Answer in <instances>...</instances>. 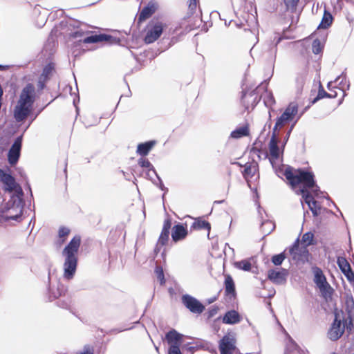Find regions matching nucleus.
<instances>
[{"instance_id":"30","label":"nucleus","mask_w":354,"mask_h":354,"mask_svg":"<svg viewBox=\"0 0 354 354\" xmlns=\"http://www.w3.org/2000/svg\"><path fill=\"white\" fill-rule=\"evenodd\" d=\"M337 263L342 272H348L351 269L350 263L345 257H337Z\"/></svg>"},{"instance_id":"23","label":"nucleus","mask_w":354,"mask_h":354,"mask_svg":"<svg viewBox=\"0 0 354 354\" xmlns=\"http://www.w3.org/2000/svg\"><path fill=\"white\" fill-rule=\"evenodd\" d=\"M155 144L156 142L153 140L140 143L138 145L137 153L142 156H147Z\"/></svg>"},{"instance_id":"4","label":"nucleus","mask_w":354,"mask_h":354,"mask_svg":"<svg viewBox=\"0 0 354 354\" xmlns=\"http://www.w3.org/2000/svg\"><path fill=\"white\" fill-rule=\"evenodd\" d=\"M35 99V88L32 84H28L22 89L14 109V118L16 121L22 122L30 115L32 111Z\"/></svg>"},{"instance_id":"51","label":"nucleus","mask_w":354,"mask_h":354,"mask_svg":"<svg viewBox=\"0 0 354 354\" xmlns=\"http://www.w3.org/2000/svg\"><path fill=\"white\" fill-rule=\"evenodd\" d=\"M46 80H44V79H41V77H39V86L41 89H42L44 86V82H45Z\"/></svg>"},{"instance_id":"28","label":"nucleus","mask_w":354,"mask_h":354,"mask_svg":"<svg viewBox=\"0 0 354 354\" xmlns=\"http://www.w3.org/2000/svg\"><path fill=\"white\" fill-rule=\"evenodd\" d=\"M248 135V129L246 127H241L236 129L231 133V137L233 138H240L243 136H246Z\"/></svg>"},{"instance_id":"7","label":"nucleus","mask_w":354,"mask_h":354,"mask_svg":"<svg viewBox=\"0 0 354 354\" xmlns=\"http://www.w3.org/2000/svg\"><path fill=\"white\" fill-rule=\"evenodd\" d=\"M298 106L295 103H290L285 109L281 116L277 118L272 133H277V130L283 127L288 122L292 120L297 114Z\"/></svg>"},{"instance_id":"45","label":"nucleus","mask_w":354,"mask_h":354,"mask_svg":"<svg viewBox=\"0 0 354 354\" xmlns=\"http://www.w3.org/2000/svg\"><path fill=\"white\" fill-rule=\"evenodd\" d=\"M348 281H351L354 279V273L351 269L348 270V272H343Z\"/></svg>"},{"instance_id":"9","label":"nucleus","mask_w":354,"mask_h":354,"mask_svg":"<svg viewBox=\"0 0 354 354\" xmlns=\"http://www.w3.org/2000/svg\"><path fill=\"white\" fill-rule=\"evenodd\" d=\"M313 238L314 234L312 232H306L303 235L301 241L306 245L304 248H299L298 239L294 243L289 249V252L294 259H299L301 252L308 253L306 247L313 244Z\"/></svg>"},{"instance_id":"32","label":"nucleus","mask_w":354,"mask_h":354,"mask_svg":"<svg viewBox=\"0 0 354 354\" xmlns=\"http://www.w3.org/2000/svg\"><path fill=\"white\" fill-rule=\"evenodd\" d=\"M333 20V17L330 12H328L325 10L322 20L319 27L322 28H327L330 26Z\"/></svg>"},{"instance_id":"56","label":"nucleus","mask_w":354,"mask_h":354,"mask_svg":"<svg viewBox=\"0 0 354 354\" xmlns=\"http://www.w3.org/2000/svg\"><path fill=\"white\" fill-rule=\"evenodd\" d=\"M330 354H337V353H335V352H333V353H330Z\"/></svg>"},{"instance_id":"13","label":"nucleus","mask_w":354,"mask_h":354,"mask_svg":"<svg viewBox=\"0 0 354 354\" xmlns=\"http://www.w3.org/2000/svg\"><path fill=\"white\" fill-rule=\"evenodd\" d=\"M182 303L193 313L201 314L205 310V306L195 297L189 295L182 296Z\"/></svg>"},{"instance_id":"41","label":"nucleus","mask_w":354,"mask_h":354,"mask_svg":"<svg viewBox=\"0 0 354 354\" xmlns=\"http://www.w3.org/2000/svg\"><path fill=\"white\" fill-rule=\"evenodd\" d=\"M299 0H284V3L288 9H295Z\"/></svg>"},{"instance_id":"21","label":"nucleus","mask_w":354,"mask_h":354,"mask_svg":"<svg viewBox=\"0 0 354 354\" xmlns=\"http://www.w3.org/2000/svg\"><path fill=\"white\" fill-rule=\"evenodd\" d=\"M286 270L283 269L281 271L270 270L268 271V279L275 283H281L286 280Z\"/></svg>"},{"instance_id":"46","label":"nucleus","mask_w":354,"mask_h":354,"mask_svg":"<svg viewBox=\"0 0 354 354\" xmlns=\"http://www.w3.org/2000/svg\"><path fill=\"white\" fill-rule=\"evenodd\" d=\"M292 129H293V125H292V126L289 129V130L287 131L286 135V136H285V138H284V140H283V144H282V145H281V147H282L283 148H284V147H285V145H286V144L287 141L288 140L289 137H290V133H291V132H292Z\"/></svg>"},{"instance_id":"5","label":"nucleus","mask_w":354,"mask_h":354,"mask_svg":"<svg viewBox=\"0 0 354 354\" xmlns=\"http://www.w3.org/2000/svg\"><path fill=\"white\" fill-rule=\"evenodd\" d=\"M82 24L78 21L71 20L68 22V26L73 28V31L69 33L71 37L79 39V41H83L85 44H94L101 41H108L111 37L105 34L95 35L86 37L82 39L84 35V31L81 28Z\"/></svg>"},{"instance_id":"50","label":"nucleus","mask_w":354,"mask_h":354,"mask_svg":"<svg viewBox=\"0 0 354 354\" xmlns=\"http://www.w3.org/2000/svg\"><path fill=\"white\" fill-rule=\"evenodd\" d=\"M227 250H230L232 251V252H234V250L233 248H232L229 244L226 243L225 244V248H224V252L226 253L227 252Z\"/></svg>"},{"instance_id":"16","label":"nucleus","mask_w":354,"mask_h":354,"mask_svg":"<svg viewBox=\"0 0 354 354\" xmlns=\"http://www.w3.org/2000/svg\"><path fill=\"white\" fill-rule=\"evenodd\" d=\"M236 349L235 340L233 337L225 335L219 342L221 354H232Z\"/></svg>"},{"instance_id":"3","label":"nucleus","mask_w":354,"mask_h":354,"mask_svg":"<svg viewBox=\"0 0 354 354\" xmlns=\"http://www.w3.org/2000/svg\"><path fill=\"white\" fill-rule=\"evenodd\" d=\"M80 243V236H75L62 251L64 257L63 277L66 280L72 279L76 272Z\"/></svg>"},{"instance_id":"18","label":"nucleus","mask_w":354,"mask_h":354,"mask_svg":"<svg viewBox=\"0 0 354 354\" xmlns=\"http://www.w3.org/2000/svg\"><path fill=\"white\" fill-rule=\"evenodd\" d=\"M243 102L245 106V109L249 110L250 108L252 109L257 105L259 101L257 95L252 91L249 94L244 93L242 96Z\"/></svg>"},{"instance_id":"24","label":"nucleus","mask_w":354,"mask_h":354,"mask_svg":"<svg viewBox=\"0 0 354 354\" xmlns=\"http://www.w3.org/2000/svg\"><path fill=\"white\" fill-rule=\"evenodd\" d=\"M225 294L229 296L234 297L236 294L234 282L230 275L225 276Z\"/></svg>"},{"instance_id":"34","label":"nucleus","mask_w":354,"mask_h":354,"mask_svg":"<svg viewBox=\"0 0 354 354\" xmlns=\"http://www.w3.org/2000/svg\"><path fill=\"white\" fill-rule=\"evenodd\" d=\"M192 227L194 229H198V230L205 229V230H207L208 232H209L210 228H211L210 224L208 222H207L205 221H200V220H198V221H196L195 222H194Z\"/></svg>"},{"instance_id":"55","label":"nucleus","mask_w":354,"mask_h":354,"mask_svg":"<svg viewBox=\"0 0 354 354\" xmlns=\"http://www.w3.org/2000/svg\"><path fill=\"white\" fill-rule=\"evenodd\" d=\"M156 350L157 351H158V347H156Z\"/></svg>"},{"instance_id":"10","label":"nucleus","mask_w":354,"mask_h":354,"mask_svg":"<svg viewBox=\"0 0 354 354\" xmlns=\"http://www.w3.org/2000/svg\"><path fill=\"white\" fill-rule=\"evenodd\" d=\"M338 316L335 314V319L327 332L328 338L333 342L338 340L346 330V325L342 323Z\"/></svg>"},{"instance_id":"42","label":"nucleus","mask_w":354,"mask_h":354,"mask_svg":"<svg viewBox=\"0 0 354 354\" xmlns=\"http://www.w3.org/2000/svg\"><path fill=\"white\" fill-rule=\"evenodd\" d=\"M281 37H279L278 35H275L273 40V44L272 46V52L276 54L277 53V44L281 41Z\"/></svg>"},{"instance_id":"47","label":"nucleus","mask_w":354,"mask_h":354,"mask_svg":"<svg viewBox=\"0 0 354 354\" xmlns=\"http://www.w3.org/2000/svg\"><path fill=\"white\" fill-rule=\"evenodd\" d=\"M341 78H342V80L338 84H339V85L342 86V88H343L344 85L346 84V83L344 84H343V83H342L343 80H344L346 81V76L344 75V73H342V74L341 75L338 76L335 79V82L337 83Z\"/></svg>"},{"instance_id":"17","label":"nucleus","mask_w":354,"mask_h":354,"mask_svg":"<svg viewBox=\"0 0 354 354\" xmlns=\"http://www.w3.org/2000/svg\"><path fill=\"white\" fill-rule=\"evenodd\" d=\"M158 8V4L156 1L153 0L150 1L141 10L139 19L141 21L149 18L156 11Z\"/></svg>"},{"instance_id":"6","label":"nucleus","mask_w":354,"mask_h":354,"mask_svg":"<svg viewBox=\"0 0 354 354\" xmlns=\"http://www.w3.org/2000/svg\"><path fill=\"white\" fill-rule=\"evenodd\" d=\"M165 26V24L158 19L151 20L146 28L145 42L149 44L156 41L160 37Z\"/></svg>"},{"instance_id":"35","label":"nucleus","mask_w":354,"mask_h":354,"mask_svg":"<svg viewBox=\"0 0 354 354\" xmlns=\"http://www.w3.org/2000/svg\"><path fill=\"white\" fill-rule=\"evenodd\" d=\"M234 266L244 271H250L251 269V263L248 260H242L234 263Z\"/></svg>"},{"instance_id":"14","label":"nucleus","mask_w":354,"mask_h":354,"mask_svg":"<svg viewBox=\"0 0 354 354\" xmlns=\"http://www.w3.org/2000/svg\"><path fill=\"white\" fill-rule=\"evenodd\" d=\"M21 137H18L9 149L8 160L11 165H15L19 158L21 148Z\"/></svg>"},{"instance_id":"26","label":"nucleus","mask_w":354,"mask_h":354,"mask_svg":"<svg viewBox=\"0 0 354 354\" xmlns=\"http://www.w3.org/2000/svg\"><path fill=\"white\" fill-rule=\"evenodd\" d=\"M261 97L266 107L271 108L275 104V100L271 91H266Z\"/></svg>"},{"instance_id":"11","label":"nucleus","mask_w":354,"mask_h":354,"mask_svg":"<svg viewBox=\"0 0 354 354\" xmlns=\"http://www.w3.org/2000/svg\"><path fill=\"white\" fill-rule=\"evenodd\" d=\"M269 160L272 166L276 164L283 153V148L281 149L278 147V133H272V136L268 145Z\"/></svg>"},{"instance_id":"44","label":"nucleus","mask_w":354,"mask_h":354,"mask_svg":"<svg viewBox=\"0 0 354 354\" xmlns=\"http://www.w3.org/2000/svg\"><path fill=\"white\" fill-rule=\"evenodd\" d=\"M77 354H93V349L91 346L86 345L84 347L83 351Z\"/></svg>"},{"instance_id":"43","label":"nucleus","mask_w":354,"mask_h":354,"mask_svg":"<svg viewBox=\"0 0 354 354\" xmlns=\"http://www.w3.org/2000/svg\"><path fill=\"white\" fill-rule=\"evenodd\" d=\"M70 233V230L65 227H62L59 230V236L60 238L67 236Z\"/></svg>"},{"instance_id":"38","label":"nucleus","mask_w":354,"mask_h":354,"mask_svg":"<svg viewBox=\"0 0 354 354\" xmlns=\"http://www.w3.org/2000/svg\"><path fill=\"white\" fill-rule=\"evenodd\" d=\"M285 258H286V256L284 254V252H281L279 254L274 255L272 258V262L275 266H280L283 263Z\"/></svg>"},{"instance_id":"15","label":"nucleus","mask_w":354,"mask_h":354,"mask_svg":"<svg viewBox=\"0 0 354 354\" xmlns=\"http://www.w3.org/2000/svg\"><path fill=\"white\" fill-rule=\"evenodd\" d=\"M343 323L346 326V330L351 332L354 327V301L351 299L346 302V315Z\"/></svg>"},{"instance_id":"25","label":"nucleus","mask_w":354,"mask_h":354,"mask_svg":"<svg viewBox=\"0 0 354 354\" xmlns=\"http://www.w3.org/2000/svg\"><path fill=\"white\" fill-rule=\"evenodd\" d=\"M257 171V165L256 164H246L243 171L244 178L248 180L252 178Z\"/></svg>"},{"instance_id":"40","label":"nucleus","mask_w":354,"mask_h":354,"mask_svg":"<svg viewBox=\"0 0 354 354\" xmlns=\"http://www.w3.org/2000/svg\"><path fill=\"white\" fill-rule=\"evenodd\" d=\"M155 271H156V275H157V278L160 281V283L161 284L165 283V277H164V273H163L162 268L161 267H156Z\"/></svg>"},{"instance_id":"29","label":"nucleus","mask_w":354,"mask_h":354,"mask_svg":"<svg viewBox=\"0 0 354 354\" xmlns=\"http://www.w3.org/2000/svg\"><path fill=\"white\" fill-rule=\"evenodd\" d=\"M138 164L142 167L149 168V171L147 174V176H149L150 173H152L154 175L157 176L155 169L147 159L143 158H140L138 160Z\"/></svg>"},{"instance_id":"52","label":"nucleus","mask_w":354,"mask_h":354,"mask_svg":"<svg viewBox=\"0 0 354 354\" xmlns=\"http://www.w3.org/2000/svg\"><path fill=\"white\" fill-rule=\"evenodd\" d=\"M331 84H332V82H328V84L327 87H328V88L329 90L330 89V85H331Z\"/></svg>"},{"instance_id":"12","label":"nucleus","mask_w":354,"mask_h":354,"mask_svg":"<svg viewBox=\"0 0 354 354\" xmlns=\"http://www.w3.org/2000/svg\"><path fill=\"white\" fill-rule=\"evenodd\" d=\"M314 272V282L319 288L320 292L324 297H327L330 294V286L326 281V278L323 274L322 270L319 268L313 269Z\"/></svg>"},{"instance_id":"54","label":"nucleus","mask_w":354,"mask_h":354,"mask_svg":"<svg viewBox=\"0 0 354 354\" xmlns=\"http://www.w3.org/2000/svg\"><path fill=\"white\" fill-rule=\"evenodd\" d=\"M269 117H270V118H271L270 110L269 111Z\"/></svg>"},{"instance_id":"49","label":"nucleus","mask_w":354,"mask_h":354,"mask_svg":"<svg viewBox=\"0 0 354 354\" xmlns=\"http://www.w3.org/2000/svg\"><path fill=\"white\" fill-rule=\"evenodd\" d=\"M156 176H157V178H158V181H159V183H160V188L162 190H165H165H167V188H165V186H164V185L162 184V182L161 179L160 178V177H159L158 175H157Z\"/></svg>"},{"instance_id":"1","label":"nucleus","mask_w":354,"mask_h":354,"mask_svg":"<svg viewBox=\"0 0 354 354\" xmlns=\"http://www.w3.org/2000/svg\"><path fill=\"white\" fill-rule=\"evenodd\" d=\"M0 186L10 196V199L2 207V212L8 213V219L17 221L22 214L24 205L23 189L10 173L1 169Z\"/></svg>"},{"instance_id":"20","label":"nucleus","mask_w":354,"mask_h":354,"mask_svg":"<svg viewBox=\"0 0 354 354\" xmlns=\"http://www.w3.org/2000/svg\"><path fill=\"white\" fill-rule=\"evenodd\" d=\"M187 234V229L181 224L174 226L171 232V237L174 241L177 242L186 237Z\"/></svg>"},{"instance_id":"36","label":"nucleus","mask_w":354,"mask_h":354,"mask_svg":"<svg viewBox=\"0 0 354 354\" xmlns=\"http://www.w3.org/2000/svg\"><path fill=\"white\" fill-rule=\"evenodd\" d=\"M53 69L54 67L52 64L46 65L43 69L42 73L40 76L41 79H44V80L48 79L49 75L52 73Z\"/></svg>"},{"instance_id":"37","label":"nucleus","mask_w":354,"mask_h":354,"mask_svg":"<svg viewBox=\"0 0 354 354\" xmlns=\"http://www.w3.org/2000/svg\"><path fill=\"white\" fill-rule=\"evenodd\" d=\"M323 48V45L321 44V41L318 39H315L312 45L313 52L315 54H319Z\"/></svg>"},{"instance_id":"8","label":"nucleus","mask_w":354,"mask_h":354,"mask_svg":"<svg viewBox=\"0 0 354 354\" xmlns=\"http://www.w3.org/2000/svg\"><path fill=\"white\" fill-rule=\"evenodd\" d=\"M183 335L176 330H169L165 335V339L169 345L168 354H182L180 346L183 344Z\"/></svg>"},{"instance_id":"53","label":"nucleus","mask_w":354,"mask_h":354,"mask_svg":"<svg viewBox=\"0 0 354 354\" xmlns=\"http://www.w3.org/2000/svg\"><path fill=\"white\" fill-rule=\"evenodd\" d=\"M67 306H68V304H66L62 306L63 308H67Z\"/></svg>"},{"instance_id":"48","label":"nucleus","mask_w":354,"mask_h":354,"mask_svg":"<svg viewBox=\"0 0 354 354\" xmlns=\"http://www.w3.org/2000/svg\"><path fill=\"white\" fill-rule=\"evenodd\" d=\"M189 8L191 10H194L196 9L198 0H189Z\"/></svg>"},{"instance_id":"33","label":"nucleus","mask_w":354,"mask_h":354,"mask_svg":"<svg viewBox=\"0 0 354 354\" xmlns=\"http://www.w3.org/2000/svg\"><path fill=\"white\" fill-rule=\"evenodd\" d=\"M306 76H307V73L306 71L298 73L297 75L295 82H296V84H297V87L298 90L302 89V88L306 82Z\"/></svg>"},{"instance_id":"2","label":"nucleus","mask_w":354,"mask_h":354,"mask_svg":"<svg viewBox=\"0 0 354 354\" xmlns=\"http://www.w3.org/2000/svg\"><path fill=\"white\" fill-rule=\"evenodd\" d=\"M284 176L292 187L296 188V186L302 184V187L297 189L296 192L297 194L302 195L304 202L308 205L313 216H318L320 207L308 191V189H311L315 196L318 195L319 188L315 185L314 174L303 169L292 171L290 168H288L285 170Z\"/></svg>"},{"instance_id":"27","label":"nucleus","mask_w":354,"mask_h":354,"mask_svg":"<svg viewBox=\"0 0 354 354\" xmlns=\"http://www.w3.org/2000/svg\"><path fill=\"white\" fill-rule=\"evenodd\" d=\"M274 223L270 220L263 221L261 226V231L265 235H268L270 234L274 230Z\"/></svg>"},{"instance_id":"31","label":"nucleus","mask_w":354,"mask_h":354,"mask_svg":"<svg viewBox=\"0 0 354 354\" xmlns=\"http://www.w3.org/2000/svg\"><path fill=\"white\" fill-rule=\"evenodd\" d=\"M335 96H336V94L332 95L330 93H328L327 92H326L324 91V89L323 88L322 86L320 84L319 91H318V94H317V97L311 102V104H315L317 101H318L320 99H322L324 97L331 98V97H335Z\"/></svg>"},{"instance_id":"39","label":"nucleus","mask_w":354,"mask_h":354,"mask_svg":"<svg viewBox=\"0 0 354 354\" xmlns=\"http://www.w3.org/2000/svg\"><path fill=\"white\" fill-rule=\"evenodd\" d=\"M64 291L65 288L63 286H59L56 292H52V290H50V297H52L53 299H56L61 296L64 292Z\"/></svg>"},{"instance_id":"22","label":"nucleus","mask_w":354,"mask_h":354,"mask_svg":"<svg viewBox=\"0 0 354 354\" xmlns=\"http://www.w3.org/2000/svg\"><path fill=\"white\" fill-rule=\"evenodd\" d=\"M241 319L239 313L234 310H232L225 314L223 317V322L227 324H235L239 323Z\"/></svg>"},{"instance_id":"19","label":"nucleus","mask_w":354,"mask_h":354,"mask_svg":"<svg viewBox=\"0 0 354 354\" xmlns=\"http://www.w3.org/2000/svg\"><path fill=\"white\" fill-rule=\"evenodd\" d=\"M171 226V222L170 219H166L164 221L162 230L161 232V234L160 235L158 244L164 245L167 244L168 240H169V230Z\"/></svg>"}]
</instances>
